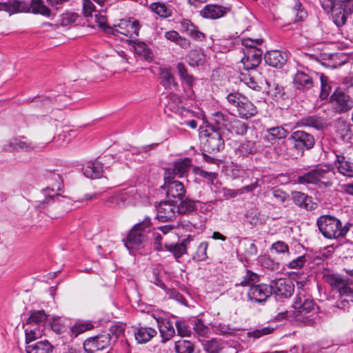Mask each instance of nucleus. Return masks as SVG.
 <instances>
[{
	"mask_svg": "<svg viewBox=\"0 0 353 353\" xmlns=\"http://www.w3.org/2000/svg\"><path fill=\"white\" fill-rule=\"evenodd\" d=\"M36 148V144L25 137H13L5 145L3 150L7 152H30Z\"/></svg>",
	"mask_w": 353,
	"mask_h": 353,
	"instance_id": "14",
	"label": "nucleus"
},
{
	"mask_svg": "<svg viewBox=\"0 0 353 353\" xmlns=\"http://www.w3.org/2000/svg\"><path fill=\"white\" fill-rule=\"evenodd\" d=\"M306 262V257L305 255H301L296 259L290 261L286 265L290 269H300L303 267Z\"/></svg>",
	"mask_w": 353,
	"mask_h": 353,
	"instance_id": "63",
	"label": "nucleus"
},
{
	"mask_svg": "<svg viewBox=\"0 0 353 353\" xmlns=\"http://www.w3.org/2000/svg\"><path fill=\"white\" fill-rule=\"evenodd\" d=\"M321 92L319 97L321 100L327 99L332 90L331 86L329 84V79L327 76L323 74H321Z\"/></svg>",
	"mask_w": 353,
	"mask_h": 353,
	"instance_id": "48",
	"label": "nucleus"
},
{
	"mask_svg": "<svg viewBox=\"0 0 353 353\" xmlns=\"http://www.w3.org/2000/svg\"><path fill=\"white\" fill-rule=\"evenodd\" d=\"M259 148V144L256 141L245 140L235 150V153L239 157H247L249 155L257 153Z\"/></svg>",
	"mask_w": 353,
	"mask_h": 353,
	"instance_id": "25",
	"label": "nucleus"
},
{
	"mask_svg": "<svg viewBox=\"0 0 353 353\" xmlns=\"http://www.w3.org/2000/svg\"><path fill=\"white\" fill-rule=\"evenodd\" d=\"M177 204V212L181 214H190L196 210V202L189 199L175 200Z\"/></svg>",
	"mask_w": 353,
	"mask_h": 353,
	"instance_id": "38",
	"label": "nucleus"
},
{
	"mask_svg": "<svg viewBox=\"0 0 353 353\" xmlns=\"http://www.w3.org/2000/svg\"><path fill=\"white\" fill-rule=\"evenodd\" d=\"M134 48L135 53L142 56L145 60L151 61L153 59V53L145 43L137 41L134 42Z\"/></svg>",
	"mask_w": 353,
	"mask_h": 353,
	"instance_id": "41",
	"label": "nucleus"
},
{
	"mask_svg": "<svg viewBox=\"0 0 353 353\" xmlns=\"http://www.w3.org/2000/svg\"><path fill=\"white\" fill-rule=\"evenodd\" d=\"M201 342L205 353H238L234 346L216 338L201 340Z\"/></svg>",
	"mask_w": 353,
	"mask_h": 353,
	"instance_id": "10",
	"label": "nucleus"
},
{
	"mask_svg": "<svg viewBox=\"0 0 353 353\" xmlns=\"http://www.w3.org/2000/svg\"><path fill=\"white\" fill-rule=\"evenodd\" d=\"M83 174L90 179H98L102 176L103 165L99 161L89 162L82 168Z\"/></svg>",
	"mask_w": 353,
	"mask_h": 353,
	"instance_id": "32",
	"label": "nucleus"
},
{
	"mask_svg": "<svg viewBox=\"0 0 353 353\" xmlns=\"http://www.w3.org/2000/svg\"><path fill=\"white\" fill-rule=\"evenodd\" d=\"M9 5V10L6 11L12 12H30V4L18 0H14L10 3H8Z\"/></svg>",
	"mask_w": 353,
	"mask_h": 353,
	"instance_id": "46",
	"label": "nucleus"
},
{
	"mask_svg": "<svg viewBox=\"0 0 353 353\" xmlns=\"http://www.w3.org/2000/svg\"><path fill=\"white\" fill-rule=\"evenodd\" d=\"M293 12L296 16L295 20L303 21L307 16V13L299 1H296L293 8Z\"/></svg>",
	"mask_w": 353,
	"mask_h": 353,
	"instance_id": "59",
	"label": "nucleus"
},
{
	"mask_svg": "<svg viewBox=\"0 0 353 353\" xmlns=\"http://www.w3.org/2000/svg\"><path fill=\"white\" fill-rule=\"evenodd\" d=\"M334 127L336 137L343 142L352 143L353 132L351 130L352 125L345 119L339 118L334 121Z\"/></svg>",
	"mask_w": 353,
	"mask_h": 353,
	"instance_id": "18",
	"label": "nucleus"
},
{
	"mask_svg": "<svg viewBox=\"0 0 353 353\" xmlns=\"http://www.w3.org/2000/svg\"><path fill=\"white\" fill-rule=\"evenodd\" d=\"M240 256L245 259L246 262H250L255 259L258 254V249L254 240L245 237L239 241V251Z\"/></svg>",
	"mask_w": 353,
	"mask_h": 353,
	"instance_id": "16",
	"label": "nucleus"
},
{
	"mask_svg": "<svg viewBox=\"0 0 353 353\" xmlns=\"http://www.w3.org/2000/svg\"><path fill=\"white\" fill-rule=\"evenodd\" d=\"M157 219L161 222L172 221L178 214L175 200L161 201L157 206Z\"/></svg>",
	"mask_w": 353,
	"mask_h": 353,
	"instance_id": "11",
	"label": "nucleus"
},
{
	"mask_svg": "<svg viewBox=\"0 0 353 353\" xmlns=\"http://www.w3.org/2000/svg\"><path fill=\"white\" fill-rule=\"evenodd\" d=\"M208 243L206 241L201 242L197 248L196 252L194 255V259L197 261H202L208 258L207 250Z\"/></svg>",
	"mask_w": 353,
	"mask_h": 353,
	"instance_id": "56",
	"label": "nucleus"
},
{
	"mask_svg": "<svg viewBox=\"0 0 353 353\" xmlns=\"http://www.w3.org/2000/svg\"><path fill=\"white\" fill-rule=\"evenodd\" d=\"M47 314L43 310L33 311L26 320V324L37 325L43 323L47 320Z\"/></svg>",
	"mask_w": 353,
	"mask_h": 353,
	"instance_id": "45",
	"label": "nucleus"
},
{
	"mask_svg": "<svg viewBox=\"0 0 353 353\" xmlns=\"http://www.w3.org/2000/svg\"><path fill=\"white\" fill-rule=\"evenodd\" d=\"M314 305L315 303L312 296L304 289L299 290L293 303V307L297 311L298 315L304 316L311 313Z\"/></svg>",
	"mask_w": 353,
	"mask_h": 353,
	"instance_id": "9",
	"label": "nucleus"
},
{
	"mask_svg": "<svg viewBox=\"0 0 353 353\" xmlns=\"http://www.w3.org/2000/svg\"><path fill=\"white\" fill-rule=\"evenodd\" d=\"M179 29L182 33H185L194 40L202 41L205 40V35L201 32L190 20L183 19L179 21Z\"/></svg>",
	"mask_w": 353,
	"mask_h": 353,
	"instance_id": "19",
	"label": "nucleus"
},
{
	"mask_svg": "<svg viewBox=\"0 0 353 353\" xmlns=\"http://www.w3.org/2000/svg\"><path fill=\"white\" fill-rule=\"evenodd\" d=\"M288 134V130L284 127L275 126L265 130L263 139L266 142L274 144L278 141L285 139Z\"/></svg>",
	"mask_w": 353,
	"mask_h": 353,
	"instance_id": "23",
	"label": "nucleus"
},
{
	"mask_svg": "<svg viewBox=\"0 0 353 353\" xmlns=\"http://www.w3.org/2000/svg\"><path fill=\"white\" fill-rule=\"evenodd\" d=\"M95 22L98 26L103 30L106 33H113L114 30L112 27L106 25V17L100 13L94 14Z\"/></svg>",
	"mask_w": 353,
	"mask_h": 353,
	"instance_id": "58",
	"label": "nucleus"
},
{
	"mask_svg": "<svg viewBox=\"0 0 353 353\" xmlns=\"http://www.w3.org/2000/svg\"><path fill=\"white\" fill-rule=\"evenodd\" d=\"M248 127L247 123L239 119H234L230 122L229 131L237 135L243 136L246 134Z\"/></svg>",
	"mask_w": 353,
	"mask_h": 353,
	"instance_id": "44",
	"label": "nucleus"
},
{
	"mask_svg": "<svg viewBox=\"0 0 353 353\" xmlns=\"http://www.w3.org/2000/svg\"><path fill=\"white\" fill-rule=\"evenodd\" d=\"M129 20L121 19L120 23L113 28L114 32L111 33L113 35L121 34L126 37L130 36L131 30L128 28Z\"/></svg>",
	"mask_w": 353,
	"mask_h": 353,
	"instance_id": "54",
	"label": "nucleus"
},
{
	"mask_svg": "<svg viewBox=\"0 0 353 353\" xmlns=\"http://www.w3.org/2000/svg\"><path fill=\"white\" fill-rule=\"evenodd\" d=\"M26 334V343L27 345H32V342L35 341L37 339L39 338L41 336V332L37 328L28 330L26 328L25 330Z\"/></svg>",
	"mask_w": 353,
	"mask_h": 353,
	"instance_id": "60",
	"label": "nucleus"
},
{
	"mask_svg": "<svg viewBox=\"0 0 353 353\" xmlns=\"http://www.w3.org/2000/svg\"><path fill=\"white\" fill-rule=\"evenodd\" d=\"M43 176L50 185V187H48L46 190H43V192L51 190L53 192L57 193L63 190V182L59 173L56 172L54 170H46L43 172Z\"/></svg>",
	"mask_w": 353,
	"mask_h": 353,
	"instance_id": "21",
	"label": "nucleus"
},
{
	"mask_svg": "<svg viewBox=\"0 0 353 353\" xmlns=\"http://www.w3.org/2000/svg\"><path fill=\"white\" fill-rule=\"evenodd\" d=\"M79 17L78 14L75 12H65L61 15V24L63 26H67L75 23Z\"/></svg>",
	"mask_w": 353,
	"mask_h": 353,
	"instance_id": "61",
	"label": "nucleus"
},
{
	"mask_svg": "<svg viewBox=\"0 0 353 353\" xmlns=\"http://www.w3.org/2000/svg\"><path fill=\"white\" fill-rule=\"evenodd\" d=\"M330 103L336 113L347 112L353 108V100L346 92L336 89L330 97Z\"/></svg>",
	"mask_w": 353,
	"mask_h": 353,
	"instance_id": "8",
	"label": "nucleus"
},
{
	"mask_svg": "<svg viewBox=\"0 0 353 353\" xmlns=\"http://www.w3.org/2000/svg\"><path fill=\"white\" fill-rule=\"evenodd\" d=\"M230 119L228 115L221 112L212 114L211 123L207 127H212L214 130L221 132L223 130H229Z\"/></svg>",
	"mask_w": 353,
	"mask_h": 353,
	"instance_id": "29",
	"label": "nucleus"
},
{
	"mask_svg": "<svg viewBox=\"0 0 353 353\" xmlns=\"http://www.w3.org/2000/svg\"><path fill=\"white\" fill-rule=\"evenodd\" d=\"M203 149L208 152H219L225 147V142L222 137V132L214 130L212 127H206V129L201 132Z\"/></svg>",
	"mask_w": 353,
	"mask_h": 353,
	"instance_id": "5",
	"label": "nucleus"
},
{
	"mask_svg": "<svg viewBox=\"0 0 353 353\" xmlns=\"http://www.w3.org/2000/svg\"><path fill=\"white\" fill-rule=\"evenodd\" d=\"M272 293L280 298H289L294 290L293 282L290 279L280 278L270 283Z\"/></svg>",
	"mask_w": 353,
	"mask_h": 353,
	"instance_id": "13",
	"label": "nucleus"
},
{
	"mask_svg": "<svg viewBox=\"0 0 353 353\" xmlns=\"http://www.w3.org/2000/svg\"><path fill=\"white\" fill-rule=\"evenodd\" d=\"M157 334V330L150 327H139L134 332L135 339L139 344L148 343Z\"/></svg>",
	"mask_w": 353,
	"mask_h": 353,
	"instance_id": "31",
	"label": "nucleus"
},
{
	"mask_svg": "<svg viewBox=\"0 0 353 353\" xmlns=\"http://www.w3.org/2000/svg\"><path fill=\"white\" fill-rule=\"evenodd\" d=\"M191 167V160L185 158L174 162L172 169H168L165 172V176L174 179L175 176L182 177L187 173Z\"/></svg>",
	"mask_w": 353,
	"mask_h": 353,
	"instance_id": "20",
	"label": "nucleus"
},
{
	"mask_svg": "<svg viewBox=\"0 0 353 353\" xmlns=\"http://www.w3.org/2000/svg\"><path fill=\"white\" fill-rule=\"evenodd\" d=\"M297 125L313 128L316 130H323L325 126L323 119L315 115L301 118L297 123Z\"/></svg>",
	"mask_w": 353,
	"mask_h": 353,
	"instance_id": "34",
	"label": "nucleus"
},
{
	"mask_svg": "<svg viewBox=\"0 0 353 353\" xmlns=\"http://www.w3.org/2000/svg\"><path fill=\"white\" fill-rule=\"evenodd\" d=\"M323 278L332 289L337 290L344 286V285L353 284L351 279L338 274L326 273L323 274Z\"/></svg>",
	"mask_w": 353,
	"mask_h": 353,
	"instance_id": "24",
	"label": "nucleus"
},
{
	"mask_svg": "<svg viewBox=\"0 0 353 353\" xmlns=\"http://www.w3.org/2000/svg\"><path fill=\"white\" fill-rule=\"evenodd\" d=\"M336 6L347 14L353 13V0H339Z\"/></svg>",
	"mask_w": 353,
	"mask_h": 353,
	"instance_id": "64",
	"label": "nucleus"
},
{
	"mask_svg": "<svg viewBox=\"0 0 353 353\" xmlns=\"http://www.w3.org/2000/svg\"><path fill=\"white\" fill-rule=\"evenodd\" d=\"M293 145V148L298 154L303 155L305 150L312 149L315 144L314 136L303 130L292 132L288 139Z\"/></svg>",
	"mask_w": 353,
	"mask_h": 353,
	"instance_id": "6",
	"label": "nucleus"
},
{
	"mask_svg": "<svg viewBox=\"0 0 353 353\" xmlns=\"http://www.w3.org/2000/svg\"><path fill=\"white\" fill-rule=\"evenodd\" d=\"M332 13L333 21L338 27L343 26L345 23L347 14L342 8L337 6L333 9Z\"/></svg>",
	"mask_w": 353,
	"mask_h": 353,
	"instance_id": "50",
	"label": "nucleus"
},
{
	"mask_svg": "<svg viewBox=\"0 0 353 353\" xmlns=\"http://www.w3.org/2000/svg\"><path fill=\"white\" fill-rule=\"evenodd\" d=\"M239 116L242 119H248L257 114L256 107L247 98L243 104L237 110Z\"/></svg>",
	"mask_w": 353,
	"mask_h": 353,
	"instance_id": "37",
	"label": "nucleus"
},
{
	"mask_svg": "<svg viewBox=\"0 0 353 353\" xmlns=\"http://www.w3.org/2000/svg\"><path fill=\"white\" fill-rule=\"evenodd\" d=\"M316 225L324 238L329 240H338L346 236L353 224L349 221L343 223L334 216L324 214L317 219Z\"/></svg>",
	"mask_w": 353,
	"mask_h": 353,
	"instance_id": "1",
	"label": "nucleus"
},
{
	"mask_svg": "<svg viewBox=\"0 0 353 353\" xmlns=\"http://www.w3.org/2000/svg\"><path fill=\"white\" fill-rule=\"evenodd\" d=\"M264 59L269 65L274 68H281L286 62L287 57L285 54L279 50H272L265 54Z\"/></svg>",
	"mask_w": 353,
	"mask_h": 353,
	"instance_id": "27",
	"label": "nucleus"
},
{
	"mask_svg": "<svg viewBox=\"0 0 353 353\" xmlns=\"http://www.w3.org/2000/svg\"><path fill=\"white\" fill-rule=\"evenodd\" d=\"M272 288L270 285L258 284L252 285L248 290V298L256 302L262 303L272 295Z\"/></svg>",
	"mask_w": 353,
	"mask_h": 353,
	"instance_id": "17",
	"label": "nucleus"
},
{
	"mask_svg": "<svg viewBox=\"0 0 353 353\" xmlns=\"http://www.w3.org/2000/svg\"><path fill=\"white\" fill-rule=\"evenodd\" d=\"M150 9L152 12L162 18H168L172 14L171 6L161 1L152 3L150 5Z\"/></svg>",
	"mask_w": 353,
	"mask_h": 353,
	"instance_id": "36",
	"label": "nucleus"
},
{
	"mask_svg": "<svg viewBox=\"0 0 353 353\" xmlns=\"http://www.w3.org/2000/svg\"><path fill=\"white\" fill-rule=\"evenodd\" d=\"M263 43L262 39H252L245 38L242 40V52L243 57L241 58V63L245 70L255 69L261 63L262 59L263 50L259 48Z\"/></svg>",
	"mask_w": 353,
	"mask_h": 353,
	"instance_id": "4",
	"label": "nucleus"
},
{
	"mask_svg": "<svg viewBox=\"0 0 353 353\" xmlns=\"http://www.w3.org/2000/svg\"><path fill=\"white\" fill-rule=\"evenodd\" d=\"M174 349L176 353H192L193 344L187 340H181L175 343Z\"/></svg>",
	"mask_w": 353,
	"mask_h": 353,
	"instance_id": "51",
	"label": "nucleus"
},
{
	"mask_svg": "<svg viewBox=\"0 0 353 353\" xmlns=\"http://www.w3.org/2000/svg\"><path fill=\"white\" fill-rule=\"evenodd\" d=\"M124 330L125 328L123 325H114L110 327L108 334H110L111 340L114 339L115 341L123 334Z\"/></svg>",
	"mask_w": 353,
	"mask_h": 353,
	"instance_id": "62",
	"label": "nucleus"
},
{
	"mask_svg": "<svg viewBox=\"0 0 353 353\" xmlns=\"http://www.w3.org/2000/svg\"><path fill=\"white\" fill-rule=\"evenodd\" d=\"M161 84L165 89H171L172 87H178V83L175 81L174 74L168 68H164L160 73Z\"/></svg>",
	"mask_w": 353,
	"mask_h": 353,
	"instance_id": "39",
	"label": "nucleus"
},
{
	"mask_svg": "<svg viewBox=\"0 0 353 353\" xmlns=\"http://www.w3.org/2000/svg\"><path fill=\"white\" fill-rule=\"evenodd\" d=\"M30 8V12L33 14H39L47 17H50V10L44 5L42 0H31Z\"/></svg>",
	"mask_w": 353,
	"mask_h": 353,
	"instance_id": "42",
	"label": "nucleus"
},
{
	"mask_svg": "<svg viewBox=\"0 0 353 353\" xmlns=\"http://www.w3.org/2000/svg\"><path fill=\"white\" fill-rule=\"evenodd\" d=\"M293 86L296 90L307 91L314 86L312 77L304 72L298 71L293 78Z\"/></svg>",
	"mask_w": 353,
	"mask_h": 353,
	"instance_id": "22",
	"label": "nucleus"
},
{
	"mask_svg": "<svg viewBox=\"0 0 353 353\" xmlns=\"http://www.w3.org/2000/svg\"><path fill=\"white\" fill-rule=\"evenodd\" d=\"M334 163L341 174L353 178V162L343 155H336Z\"/></svg>",
	"mask_w": 353,
	"mask_h": 353,
	"instance_id": "26",
	"label": "nucleus"
},
{
	"mask_svg": "<svg viewBox=\"0 0 353 353\" xmlns=\"http://www.w3.org/2000/svg\"><path fill=\"white\" fill-rule=\"evenodd\" d=\"M259 280V276L252 272L251 270H247L246 274L243 276L241 281L239 283H236V285L241 286H248L252 285V283L257 282Z\"/></svg>",
	"mask_w": 353,
	"mask_h": 353,
	"instance_id": "55",
	"label": "nucleus"
},
{
	"mask_svg": "<svg viewBox=\"0 0 353 353\" xmlns=\"http://www.w3.org/2000/svg\"><path fill=\"white\" fill-rule=\"evenodd\" d=\"M226 98L228 102L230 105L236 107V111L239 110L241 105L243 104V102L247 99L245 96L243 95L241 93L239 92H230L228 94Z\"/></svg>",
	"mask_w": 353,
	"mask_h": 353,
	"instance_id": "47",
	"label": "nucleus"
},
{
	"mask_svg": "<svg viewBox=\"0 0 353 353\" xmlns=\"http://www.w3.org/2000/svg\"><path fill=\"white\" fill-rule=\"evenodd\" d=\"M157 322L162 338L161 342L165 343L170 340L175 334L174 325L170 321L166 319H157Z\"/></svg>",
	"mask_w": 353,
	"mask_h": 353,
	"instance_id": "30",
	"label": "nucleus"
},
{
	"mask_svg": "<svg viewBox=\"0 0 353 353\" xmlns=\"http://www.w3.org/2000/svg\"><path fill=\"white\" fill-rule=\"evenodd\" d=\"M334 178L335 172L332 166L326 165L298 176L296 181L300 184H313L319 188H327L332 186Z\"/></svg>",
	"mask_w": 353,
	"mask_h": 353,
	"instance_id": "2",
	"label": "nucleus"
},
{
	"mask_svg": "<svg viewBox=\"0 0 353 353\" xmlns=\"http://www.w3.org/2000/svg\"><path fill=\"white\" fill-rule=\"evenodd\" d=\"M164 247L168 251L172 253L176 259L180 258L186 253L187 248L184 241L178 243H165Z\"/></svg>",
	"mask_w": 353,
	"mask_h": 353,
	"instance_id": "43",
	"label": "nucleus"
},
{
	"mask_svg": "<svg viewBox=\"0 0 353 353\" xmlns=\"http://www.w3.org/2000/svg\"><path fill=\"white\" fill-rule=\"evenodd\" d=\"M272 252H274L276 254H289L288 245L282 241H277L274 243L270 248Z\"/></svg>",
	"mask_w": 353,
	"mask_h": 353,
	"instance_id": "57",
	"label": "nucleus"
},
{
	"mask_svg": "<svg viewBox=\"0 0 353 353\" xmlns=\"http://www.w3.org/2000/svg\"><path fill=\"white\" fill-rule=\"evenodd\" d=\"M165 183L162 188L166 191L169 200H181L185 196V190L183 184L176 180L164 176Z\"/></svg>",
	"mask_w": 353,
	"mask_h": 353,
	"instance_id": "12",
	"label": "nucleus"
},
{
	"mask_svg": "<svg viewBox=\"0 0 353 353\" xmlns=\"http://www.w3.org/2000/svg\"><path fill=\"white\" fill-rule=\"evenodd\" d=\"M268 85L267 94L273 98L274 100H279L283 99L285 92L282 85L275 82L265 81Z\"/></svg>",
	"mask_w": 353,
	"mask_h": 353,
	"instance_id": "40",
	"label": "nucleus"
},
{
	"mask_svg": "<svg viewBox=\"0 0 353 353\" xmlns=\"http://www.w3.org/2000/svg\"><path fill=\"white\" fill-rule=\"evenodd\" d=\"M292 198L294 203L301 208L312 210L315 208L311 196L301 192H292Z\"/></svg>",
	"mask_w": 353,
	"mask_h": 353,
	"instance_id": "28",
	"label": "nucleus"
},
{
	"mask_svg": "<svg viewBox=\"0 0 353 353\" xmlns=\"http://www.w3.org/2000/svg\"><path fill=\"white\" fill-rule=\"evenodd\" d=\"M93 328L94 325L90 321L78 322L72 325L71 327V332L73 335L77 336L79 334Z\"/></svg>",
	"mask_w": 353,
	"mask_h": 353,
	"instance_id": "49",
	"label": "nucleus"
},
{
	"mask_svg": "<svg viewBox=\"0 0 353 353\" xmlns=\"http://www.w3.org/2000/svg\"><path fill=\"white\" fill-rule=\"evenodd\" d=\"M27 353H53L54 347L47 341H39L26 345Z\"/></svg>",
	"mask_w": 353,
	"mask_h": 353,
	"instance_id": "33",
	"label": "nucleus"
},
{
	"mask_svg": "<svg viewBox=\"0 0 353 353\" xmlns=\"http://www.w3.org/2000/svg\"><path fill=\"white\" fill-rule=\"evenodd\" d=\"M239 78L241 82L244 83L248 87L254 90H257L260 88L258 82L255 79V77L251 73L242 72L241 73Z\"/></svg>",
	"mask_w": 353,
	"mask_h": 353,
	"instance_id": "52",
	"label": "nucleus"
},
{
	"mask_svg": "<svg viewBox=\"0 0 353 353\" xmlns=\"http://www.w3.org/2000/svg\"><path fill=\"white\" fill-rule=\"evenodd\" d=\"M46 195V199L43 201H38L37 204L35 205V208L39 210L40 212H46L47 210V214L49 216L52 217V215L50 214L48 211V208L52 205H54L59 201V199L61 197L60 194L58 193H55L52 195H47V192H44Z\"/></svg>",
	"mask_w": 353,
	"mask_h": 353,
	"instance_id": "35",
	"label": "nucleus"
},
{
	"mask_svg": "<svg viewBox=\"0 0 353 353\" xmlns=\"http://www.w3.org/2000/svg\"><path fill=\"white\" fill-rule=\"evenodd\" d=\"M231 6H221L216 3L207 4L201 10L200 14L205 19H217L225 16L231 11Z\"/></svg>",
	"mask_w": 353,
	"mask_h": 353,
	"instance_id": "15",
	"label": "nucleus"
},
{
	"mask_svg": "<svg viewBox=\"0 0 353 353\" xmlns=\"http://www.w3.org/2000/svg\"><path fill=\"white\" fill-rule=\"evenodd\" d=\"M212 327L215 332L219 335H233L236 331V329L231 327L229 325L221 323H214Z\"/></svg>",
	"mask_w": 353,
	"mask_h": 353,
	"instance_id": "53",
	"label": "nucleus"
},
{
	"mask_svg": "<svg viewBox=\"0 0 353 353\" xmlns=\"http://www.w3.org/2000/svg\"><path fill=\"white\" fill-rule=\"evenodd\" d=\"M151 227L150 218L145 216L142 221L135 224L129 231L126 239L123 241L130 253L145 247Z\"/></svg>",
	"mask_w": 353,
	"mask_h": 353,
	"instance_id": "3",
	"label": "nucleus"
},
{
	"mask_svg": "<svg viewBox=\"0 0 353 353\" xmlns=\"http://www.w3.org/2000/svg\"><path fill=\"white\" fill-rule=\"evenodd\" d=\"M110 334H105L86 339L83 343V349L88 353H99L108 349L105 353H110Z\"/></svg>",
	"mask_w": 353,
	"mask_h": 353,
	"instance_id": "7",
	"label": "nucleus"
}]
</instances>
